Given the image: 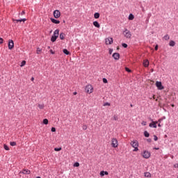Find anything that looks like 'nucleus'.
Segmentation results:
<instances>
[{"instance_id": "nucleus-9", "label": "nucleus", "mask_w": 178, "mask_h": 178, "mask_svg": "<svg viewBox=\"0 0 178 178\" xmlns=\"http://www.w3.org/2000/svg\"><path fill=\"white\" fill-rule=\"evenodd\" d=\"M54 17L55 19H59V17H60V12L58 10H54Z\"/></svg>"}, {"instance_id": "nucleus-7", "label": "nucleus", "mask_w": 178, "mask_h": 178, "mask_svg": "<svg viewBox=\"0 0 178 178\" xmlns=\"http://www.w3.org/2000/svg\"><path fill=\"white\" fill-rule=\"evenodd\" d=\"M156 87H157L158 90H163L165 88L161 81H156Z\"/></svg>"}, {"instance_id": "nucleus-3", "label": "nucleus", "mask_w": 178, "mask_h": 178, "mask_svg": "<svg viewBox=\"0 0 178 178\" xmlns=\"http://www.w3.org/2000/svg\"><path fill=\"white\" fill-rule=\"evenodd\" d=\"M111 145L113 148H118V146L119 145V144L118 143V139L113 138L111 140Z\"/></svg>"}, {"instance_id": "nucleus-33", "label": "nucleus", "mask_w": 178, "mask_h": 178, "mask_svg": "<svg viewBox=\"0 0 178 178\" xmlns=\"http://www.w3.org/2000/svg\"><path fill=\"white\" fill-rule=\"evenodd\" d=\"M54 151L56 152H59V151H62V147H60V148H54Z\"/></svg>"}, {"instance_id": "nucleus-61", "label": "nucleus", "mask_w": 178, "mask_h": 178, "mask_svg": "<svg viewBox=\"0 0 178 178\" xmlns=\"http://www.w3.org/2000/svg\"><path fill=\"white\" fill-rule=\"evenodd\" d=\"M153 98H154V99H155V96L154 95L153 96Z\"/></svg>"}, {"instance_id": "nucleus-13", "label": "nucleus", "mask_w": 178, "mask_h": 178, "mask_svg": "<svg viewBox=\"0 0 178 178\" xmlns=\"http://www.w3.org/2000/svg\"><path fill=\"white\" fill-rule=\"evenodd\" d=\"M50 20L52 23H54V24H59V23H60V21L55 19L54 18H51Z\"/></svg>"}, {"instance_id": "nucleus-58", "label": "nucleus", "mask_w": 178, "mask_h": 178, "mask_svg": "<svg viewBox=\"0 0 178 178\" xmlns=\"http://www.w3.org/2000/svg\"><path fill=\"white\" fill-rule=\"evenodd\" d=\"M154 149H159V147H154Z\"/></svg>"}, {"instance_id": "nucleus-29", "label": "nucleus", "mask_w": 178, "mask_h": 178, "mask_svg": "<svg viewBox=\"0 0 178 178\" xmlns=\"http://www.w3.org/2000/svg\"><path fill=\"white\" fill-rule=\"evenodd\" d=\"M26 65V60H23L22 63H21V67H23V66H24Z\"/></svg>"}, {"instance_id": "nucleus-51", "label": "nucleus", "mask_w": 178, "mask_h": 178, "mask_svg": "<svg viewBox=\"0 0 178 178\" xmlns=\"http://www.w3.org/2000/svg\"><path fill=\"white\" fill-rule=\"evenodd\" d=\"M104 175H108V172L107 171H104Z\"/></svg>"}, {"instance_id": "nucleus-27", "label": "nucleus", "mask_w": 178, "mask_h": 178, "mask_svg": "<svg viewBox=\"0 0 178 178\" xmlns=\"http://www.w3.org/2000/svg\"><path fill=\"white\" fill-rule=\"evenodd\" d=\"M79 166H80V163H79V162H76L75 163H74V168H79Z\"/></svg>"}, {"instance_id": "nucleus-55", "label": "nucleus", "mask_w": 178, "mask_h": 178, "mask_svg": "<svg viewBox=\"0 0 178 178\" xmlns=\"http://www.w3.org/2000/svg\"><path fill=\"white\" fill-rule=\"evenodd\" d=\"M31 81H34V77H32V78L31 79Z\"/></svg>"}, {"instance_id": "nucleus-48", "label": "nucleus", "mask_w": 178, "mask_h": 178, "mask_svg": "<svg viewBox=\"0 0 178 178\" xmlns=\"http://www.w3.org/2000/svg\"><path fill=\"white\" fill-rule=\"evenodd\" d=\"M155 51H158V44H156L154 47Z\"/></svg>"}, {"instance_id": "nucleus-32", "label": "nucleus", "mask_w": 178, "mask_h": 178, "mask_svg": "<svg viewBox=\"0 0 178 178\" xmlns=\"http://www.w3.org/2000/svg\"><path fill=\"white\" fill-rule=\"evenodd\" d=\"M43 123H44V124H48V119H44Z\"/></svg>"}, {"instance_id": "nucleus-41", "label": "nucleus", "mask_w": 178, "mask_h": 178, "mask_svg": "<svg viewBox=\"0 0 178 178\" xmlns=\"http://www.w3.org/2000/svg\"><path fill=\"white\" fill-rule=\"evenodd\" d=\"M51 131H52L53 133H54L55 131H56V129L55 127H52V128H51Z\"/></svg>"}, {"instance_id": "nucleus-45", "label": "nucleus", "mask_w": 178, "mask_h": 178, "mask_svg": "<svg viewBox=\"0 0 178 178\" xmlns=\"http://www.w3.org/2000/svg\"><path fill=\"white\" fill-rule=\"evenodd\" d=\"M0 44H3V39L0 38Z\"/></svg>"}, {"instance_id": "nucleus-10", "label": "nucleus", "mask_w": 178, "mask_h": 178, "mask_svg": "<svg viewBox=\"0 0 178 178\" xmlns=\"http://www.w3.org/2000/svg\"><path fill=\"white\" fill-rule=\"evenodd\" d=\"M130 145H131V147H133V148H134L136 147H138V141L132 140V141H131Z\"/></svg>"}, {"instance_id": "nucleus-24", "label": "nucleus", "mask_w": 178, "mask_h": 178, "mask_svg": "<svg viewBox=\"0 0 178 178\" xmlns=\"http://www.w3.org/2000/svg\"><path fill=\"white\" fill-rule=\"evenodd\" d=\"M134 15L133 14H130L129 16V20H134Z\"/></svg>"}, {"instance_id": "nucleus-59", "label": "nucleus", "mask_w": 178, "mask_h": 178, "mask_svg": "<svg viewBox=\"0 0 178 178\" xmlns=\"http://www.w3.org/2000/svg\"><path fill=\"white\" fill-rule=\"evenodd\" d=\"M143 10V12H145V10H144V8H143V10Z\"/></svg>"}, {"instance_id": "nucleus-14", "label": "nucleus", "mask_w": 178, "mask_h": 178, "mask_svg": "<svg viewBox=\"0 0 178 178\" xmlns=\"http://www.w3.org/2000/svg\"><path fill=\"white\" fill-rule=\"evenodd\" d=\"M143 66L145 67H148V66H149V62L148 61V60H145L143 61Z\"/></svg>"}, {"instance_id": "nucleus-57", "label": "nucleus", "mask_w": 178, "mask_h": 178, "mask_svg": "<svg viewBox=\"0 0 178 178\" xmlns=\"http://www.w3.org/2000/svg\"><path fill=\"white\" fill-rule=\"evenodd\" d=\"M161 123H159V124H158V127H161Z\"/></svg>"}, {"instance_id": "nucleus-37", "label": "nucleus", "mask_w": 178, "mask_h": 178, "mask_svg": "<svg viewBox=\"0 0 178 178\" xmlns=\"http://www.w3.org/2000/svg\"><path fill=\"white\" fill-rule=\"evenodd\" d=\"M134 148V149L133 150L134 152H137V151H138V147H135Z\"/></svg>"}, {"instance_id": "nucleus-25", "label": "nucleus", "mask_w": 178, "mask_h": 178, "mask_svg": "<svg viewBox=\"0 0 178 178\" xmlns=\"http://www.w3.org/2000/svg\"><path fill=\"white\" fill-rule=\"evenodd\" d=\"M60 38L61 40H65V33H61L60 34Z\"/></svg>"}, {"instance_id": "nucleus-31", "label": "nucleus", "mask_w": 178, "mask_h": 178, "mask_svg": "<svg viewBox=\"0 0 178 178\" xmlns=\"http://www.w3.org/2000/svg\"><path fill=\"white\" fill-rule=\"evenodd\" d=\"M3 147H4V149H6V151H9V147H8V145H4Z\"/></svg>"}, {"instance_id": "nucleus-30", "label": "nucleus", "mask_w": 178, "mask_h": 178, "mask_svg": "<svg viewBox=\"0 0 178 178\" xmlns=\"http://www.w3.org/2000/svg\"><path fill=\"white\" fill-rule=\"evenodd\" d=\"M10 145H11V147H15V145H16V142H10Z\"/></svg>"}, {"instance_id": "nucleus-53", "label": "nucleus", "mask_w": 178, "mask_h": 178, "mask_svg": "<svg viewBox=\"0 0 178 178\" xmlns=\"http://www.w3.org/2000/svg\"><path fill=\"white\" fill-rule=\"evenodd\" d=\"M157 122H159V123H161V122H162V119H159Z\"/></svg>"}, {"instance_id": "nucleus-63", "label": "nucleus", "mask_w": 178, "mask_h": 178, "mask_svg": "<svg viewBox=\"0 0 178 178\" xmlns=\"http://www.w3.org/2000/svg\"><path fill=\"white\" fill-rule=\"evenodd\" d=\"M48 48L49 49L50 47H48Z\"/></svg>"}, {"instance_id": "nucleus-18", "label": "nucleus", "mask_w": 178, "mask_h": 178, "mask_svg": "<svg viewBox=\"0 0 178 178\" xmlns=\"http://www.w3.org/2000/svg\"><path fill=\"white\" fill-rule=\"evenodd\" d=\"M38 106L39 109H44V108H45V105L44 104H38Z\"/></svg>"}, {"instance_id": "nucleus-19", "label": "nucleus", "mask_w": 178, "mask_h": 178, "mask_svg": "<svg viewBox=\"0 0 178 178\" xmlns=\"http://www.w3.org/2000/svg\"><path fill=\"white\" fill-rule=\"evenodd\" d=\"M41 52H42V49H41L40 47H38L36 50V53L38 54V55H40Z\"/></svg>"}, {"instance_id": "nucleus-22", "label": "nucleus", "mask_w": 178, "mask_h": 178, "mask_svg": "<svg viewBox=\"0 0 178 178\" xmlns=\"http://www.w3.org/2000/svg\"><path fill=\"white\" fill-rule=\"evenodd\" d=\"M94 17H95V19H99V13H95Z\"/></svg>"}, {"instance_id": "nucleus-23", "label": "nucleus", "mask_w": 178, "mask_h": 178, "mask_svg": "<svg viewBox=\"0 0 178 178\" xmlns=\"http://www.w3.org/2000/svg\"><path fill=\"white\" fill-rule=\"evenodd\" d=\"M23 173H24V175H30V170H24Z\"/></svg>"}, {"instance_id": "nucleus-4", "label": "nucleus", "mask_w": 178, "mask_h": 178, "mask_svg": "<svg viewBox=\"0 0 178 178\" xmlns=\"http://www.w3.org/2000/svg\"><path fill=\"white\" fill-rule=\"evenodd\" d=\"M123 34L126 38H131V33L130 31L125 29V31L123 32Z\"/></svg>"}, {"instance_id": "nucleus-39", "label": "nucleus", "mask_w": 178, "mask_h": 178, "mask_svg": "<svg viewBox=\"0 0 178 178\" xmlns=\"http://www.w3.org/2000/svg\"><path fill=\"white\" fill-rule=\"evenodd\" d=\"M103 83H108V80L105 78L103 79Z\"/></svg>"}, {"instance_id": "nucleus-1", "label": "nucleus", "mask_w": 178, "mask_h": 178, "mask_svg": "<svg viewBox=\"0 0 178 178\" xmlns=\"http://www.w3.org/2000/svg\"><path fill=\"white\" fill-rule=\"evenodd\" d=\"M58 37H59V30L56 29V31H54V35L51 36V42H55Z\"/></svg>"}, {"instance_id": "nucleus-42", "label": "nucleus", "mask_w": 178, "mask_h": 178, "mask_svg": "<svg viewBox=\"0 0 178 178\" xmlns=\"http://www.w3.org/2000/svg\"><path fill=\"white\" fill-rule=\"evenodd\" d=\"M154 141H158V137L156 136H154Z\"/></svg>"}, {"instance_id": "nucleus-56", "label": "nucleus", "mask_w": 178, "mask_h": 178, "mask_svg": "<svg viewBox=\"0 0 178 178\" xmlns=\"http://www.w3.org/2000/svg\"><path fill=\"white\" fill-rule=\"evenodd\" d=\"M171 106H172V108H175V104H172Z\"/></svg>"}, {"instance_id": "nucleus-5", "label": "nucleus", "mask_w": 178, "mask_h": 178, "mask_svg": "<svg viewBox=\"0 0 178 178\" xmlns=\"http://www.w3.org/2000/svg\"><path fill=\"white\" fill-rule=\"evenodd\" d=\"M86 92L91 94L94 91V88H92V86H91V85H88L86 87Z\"/></svg>"}, {"instance_id": "nucleus-12", "label": "nucleus", "mask_w": 178, "mask_h": 178, "mask_svg": "<svg viewBox=\"0 0 178 178\" xmlns=\"http://www.w3.org/2000/svg\"><path fill=\"white\" fill-rule=\"evenodd\" d=\"M113 58H114L115 60H118V59L120 58V55H119V53H114L113 54Z\"/></svg>"}, {"instance_id": "nucleus-8", "label": "nucleus", "mask_w": 178, "mask_h": 178, "mask_svg": "<svg viewBox=\"0 0 178 178\" xmlns=\"http://www.w3.org/2000/svg\"><path fill=\"white\" fill-rule=\"evenodd\" d=\"M15 48V43L13 40H8V49H13Z\"/></svg>"}, {"instance_id": "nucleus-40", "label": "nucleus", "mask_w": 178, "mask_h": 178, "mask_svg": "<svg viewBox=\"0 0 178 178\" xmlns=\"http://www.w3.org/2000/svg\"><path fill=\"white\" fill-rule=\"evenodd\" d=\"M142 125L147 126V122H145V121L142 122Z\"/></svg>"}, {"instance_id": "nucleus-38", "label": "nucleus", "mask_w": 178, "mask_h": 178, "mask_svg": "<svg viewBox=\"0 0 178 178\" xmlns=\"http://www.w3.org/2000/svg\"><path fill=\"white\" fill-rule=\"evenodd\" d=\"M104 106H111V104H109V103H105V104H104Z\"/></svg>"}, {"instance_id": "nucleus-15", "label": "nucleus", "mask_w": 178, "mask_h": 178, "mask_svg": "<svg viewBox=\"0 0 178 178\" xmlns=\"http://www.w3.org/2000/svg\"><path fill=\"white\" fill-rule=\"evenodd\" d=\"M93 26H95V27H97V29H99V27H101V25H99V23H98V22L97 21L93 22Z\"/></svg>"}, {"instance_id": "nucleus-46", "label": "nucleus", "mask_w": 178, "mask_h": 178, "mask_svg": "<svg viewBox=\"0 0 178 178\" xmlns=\"http://www.w3.org/2000/svg\"><path fill=\"white\" fill-rule=\"evenodd\" d=\"M174 168H175V169H178V163L175 164V165H174Z\"/></svg>"}, {"instance_id": "nucleus-2", "label": "nucleus", "mask_w": 178, "mask_h": 178, "mask_svg": "<svg viewBox=\"0 0 178 178\" xmlns=\"http://www.w3.org/2000/svg\"><path fill=\"white\" fill-rule=\"evenodd\" d=\"M141 155L143 158H145V159H149V158L151 157V152L147 150H145L143 151V152L141 153Z\"/></svg>"}, {"instance_id": "nucleus-26", "label": "nucleus", "mask_w": 178, "mask_h": 178, "mask_svg": "<svg viewBox=\"0 0 178 178\" xmlns=\"http://www.w3.org/2000/svg\"><path fill=\"white\" fill-rule=\"evenodd\" d=\"M144 136H145V137H149V133H148V131H145L144 132Z\"/></svg>"}, {"instance_id": "nucleus-43", "label": "nucleus", "mask_w": 178, "mask_h": 178, "mask_svg": "<svg viewBox=\"0 0 178 178\" xmlns=\"http://www.w3.org/2000/svg\"><path fill=\"white\" fill-rule=\"evenodd\" d=\"M122 47H123L124 48H127V44L123 43V44H122Z\"/></svg>"}, {"instance_id": "nucleus-62", "label": "nucleus", "mask_w": 178, "mask_h": 178, "mask_svg": "<svg viewBox=\"0 0 178 178\" xmlns=\"http://www.w3.org/2000/svg\"><path fill=\"white\" fill-rule=\"evenodd\" d=\"M36 178H41V177H37Z\"/></svg>"}, {"instance_id": "nucleus-44", "label": "nucleus", "mask_w": 178, "mask_h": 178, "mask_svg": "<svg viewBox=\"0 0 178 178\" xmlns=\"http://www.w3.org/2000/svg\"><path fill=\"white\" fill-rule=\"evenodd\" d=\"M100 176H105V174H104V171H102L101 172H100Z\"/></svg>"}, {"instance_id": "nucleus-6", "label": "nucleus", "mask_w": 178, "mask_h": 178, "mask_svg": "<svg viewBox=\"0 0 178 178\" xmlns=\"http://www.w3.org/2000/svg\"><path fill=\"white\" fill-rule=\"evenodd\" d=\"M105 44L106 45H111V44H113V38H106Z\"/></svg>"}, {"instance_id": "nucleus-34", "label": "nucleus", "mask_w": 178, "mask_h": 178, "mask_svg": "<svg viewBox=\"0 0 178 178\" xmlns=\"http://www.w3.org/2000/svg\"><path fill=\"white\" fill-rule=\"evenodd\" d=\"M126 72H128V73L131 72V70L129 69L128 67H125Z\"/></svg>"}, {"instance_id": "nucleus-20", "label": "nucleus", "mask_w": 178, "mask_h": 178, "mask_svg": "<svg viewBox=\"0 0 178 178\" xmlns=\"http://www.w3.org/2000/svg\"><path fill=\"white\" fill-rule=\"evenodd\" d=\"M63 54H65V55H70V52L69 51H67V49H64L63 50Z\"/></svg>"}, {"instance_id": "nucleus-17", "label": "nucleus", "mask_w": 178, "mask_h": 178, "mask_svg": "<svg viewBox=\"0 0 178 178\" xmlns=\"http://www.w3.org/2000/svg\"><path fill=\"white\" fill-rule=\"evenodd\" d=\"M169 45L170 47H175V45H176V42H175L173 40H171L170 41Z\"/></svg>"}, {"instance_id": "nucleus-54", "label": "nucleus", "mask_w": 178, "mask_h": 178, "mask_svg": "<svg viewBox=\"0 0 178 178\" xmlns=\"http://www.w3.org/2000/svg\"><path fill=\"white\" fill-rule=\"evenodd\" d=\"M152 140L150 138L147 139L148 143H151Z\"/></svg>"}, {"instance_id": "nucleus-60", "label": "nucleus", "mask_w": 178, "mask_h": 178, "mask_svg": "<svg viewBox=\"0 0 178 178\" xmlns=\"http://www.w3.org/2000/svg\"><path fill=\"white\" fill-rule=\"evenodd\" d=\"M131 108H133V104H131Z\"/></svg>"}, {"instance_id": "nucleus-49", "label": "nucleus", "mask_w": 178, "mask_h": 178, "mask_svg": "<svg viewBox=\"0 0 178 178\" xmlns=\"http://www.w3.org/2000/svg\"><path fill=\"white\" fill-rule=\"evenodd\" d=\"M51 54H52V55H54V54H55V52H54V51L52 49L50 50Z\"/></svg>"}, {"instance_id": "nucleus-11", "label": "nucleus", "mask_w": 178, "mask_h": 178, "mask_svg": "<svg viewBox=\"0 0 178 178\" xmlns=\"http://www.w3.org/2000/svg\"><path fill=\"white\" fill-rule=\"evenodd\" d=\"M156 124H158V121H153L152 123L149 124V127H153L154 129H156Z\"/></svg>"}, {"instance_id": "nucleus-28", "label": "nucleus", "mask_w": 178, "mask_h": 178, "mask_svg": "<svg viewBox=\"0 0 178 178\" xmlns=\"http://www.w3.org/2000/svg\"><path fill=\"white\" fill-rule=\"evenodd\" d=\"M145 177H151V174L149 172H145Z\"/></svg>"}, {"instance_id": "nucleus-36", "label": "nucleus", "mask_w": 178, "mask_h": 178, "mask_svg": "<svg viewBox=\"0 0 178 178\" xmlns=\"http://www.w3.org/2000/svg\"><path fill=\"white\" fill-rule=\"evenodd\" d=\"M82 129H83V130H87V129H88L87 125H83Z\"/></svg>"}, {"instance_id": "nucleus-16", "label": "nucleus", "mask_w": 178, "mask_h": 178, "mask_svg": "<svg viewBox=\"0 0 178 178\" xmlns=\"http://www.w3.org/2000/svg\"><path fill=\"white\" fill-rule=\"evenodd\" d=\"M27 20L26 18L22 19H13V22H16L18 23V22H26Z\"/></svg>"}, {"instance_id": "nucleus-50", "label": "nucleus", "mask_w": 178, "mask_h": 178, "mask_svg": "<svg viewBox=\"0 0 178 178\" xmlns=\"http://www.w3.org/2000/svg\"><path fill=\"white\" fill-rule=\"evenodd\" d=\"M73 95H77V92H74Z\"/></svg>"}, {"instance_id": "nucleus-21", "label": "nucleus", "mask_w": 178, "mask_h": 178, "mask_svg": "<svg viewBox=\"0 0 178 178\" xmlns=\"http://www.w3.org/2000/svg\"><path fill=\"white\" fill-rule=\"evenodd\" d=\"M170 39V37L169 36V35H165L164 37H163V40H165V41H168V40Z\"/></svg>"}, {"instance_id": "nucleus-35", "label": "nucleus", "mask_w": 178, "mask_h": 178, "mask_svg": "<svg viewBox=\"0 0 178 178\" xmlns=\"http://www.w3.org/2000/svg\"><path fill=\"white\" fill-rule=\"evenodd\" d=\"M118 115H115L113 117V120H118Z\"/></svg>"}, {"instance_id": "nucleus-47", "label": "nucleus", "mask_w": 178, "mask_h": 178, "mask_svg": "<svg viewBox=\"0 0 178 178\" xmlns=\"http://www.w3.org/2000/svg\"><path fill=\"white\" fill-rule=\"evenodd\" d=\"M112 52H113V50L112 49H109V54H110V55L112 54Z\"/></svg>"}, {"instance_id": "nucleus-52", "label": "nucleus", "mask_w": 178, "mask_h": 178, "mask_svg": "<svg viewBox=\"0 0 178 178\" xmlns=\"http://www.w3.org/2000/svg\"><path fill=\"white\" fill-rule=\"evenodd\" d=\"M26 13L24 12V11H22V13H21V15H24Z\"/></svg>"}]
</instances>
